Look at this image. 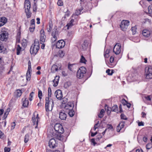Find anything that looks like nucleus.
<instances>
[{
    "label": "nucleus",
    "mask_w": 152,
    "mask_h": 152,
    "mask_svg": "<svg viewBox=\"0 0 152 152\" xmlns=\"http://www.w3.org/2000/svg\"><path fill=\"white\" fill-rule=\"evenodd\" d=\"M22 94V92L20 90L18 89L16 90L15 93V96L16 97H19Z\"/></svg>",
    "instance_id": "obj_19"
},
{
    "label": "nucleus",
    "mask_w": 152,
    "mask_h": 152,
    "mask_svg": "<svg viewBox=\"0 0 152 152\" xmlns=\"http://www.w3.org/2000/svg\"><path fill=\"white\" fill-rule=\"evenodd\" d=\"M58 54L59 56L61 58H62L64 56V52L62 51H59Z\"/></svg>",
    "instance_id": "obj_50"
},
{
    "label": "nucleus",
    "mask_w": 152,
    "mask_h": 152,
    "mask_svg": "<svg viewBox=\"0 0 152 152\" xmlns=\"http://www.w3.org/2000/svg\"><path fill=\"white\" fill-rule=\"evenodd\" d=\"M29 134H26L24 138V142L25 143H27L29 140Z\"/></svg>",
    "instance_id": "obj_34"
},
{
    "label": "nucleus",
    "mask_w": 152,
    "mask_h": 152,
    "mask_svg": "<svg viewBox=\"0 0 152 152\" xmlns=\"http://www.w3.org/2000/svg\"><path fill=\"white\" fill-rule=\"evenodd\" d=\"M63 2L62 0H58L57 4L59 6H62L63 5Z\"/></svg>",
    "instance_id": "obj_49"
},
{
    "label": "nucleus",
    "mask_w": 152,
    "mask_h": 152,
    "mask_svg": "<svg viewBox=\"0 0 152 152\" xmlns=\"http://www.w3.org/2000/svg\"><path fill=\"white\" fill-rule=\"evenodd\" d=\"M4 137V134L0 130V138L1 139H3Z\"/></svg>",
    "instance_id": "obj_62"
},
{
    "label": "nucleus",
    "mask_w": 152,
    "mask_h": 152,
    "mask_svg": "<svg viewBox=\"0 0 152 152\" xmlns=\"http://www.w3.org/2000/svg\"><path fill=\"white\" fill-rule=\"evenodd\" d=\"M51 34L53 37L51 38V41L52 42H54L56 40L57 37L58 36V32L56 29L53 31Z\"/></svg>",
    "instance_id": "obj_5"
},
{
    "label": "nucleus",
    "mask_w": 152,
    "mask_h": 152,
    "mask_svg": "<svg viewBox=\"0 0 152 152\" xmlns=\"http://www.w3.org/2000/svg\"><path fill=\"white\" fill-rule=\"evenodd\" d=\"M51 97H46L45 98V104H53V100L50 98Z\"/></svg>",
    "instance_id": "obj_17"
},
{
    "label": "nucleus",
    "mask_w": 152,
    "mask_h": 152,
    "mask_svg": "<svg viewBox=\"0 0 152 152\" xmlns=\"http://www.w3.org/2000/svg\"><path fill=\"white\" fill-rule=\"evenodd\" d=\"M74 20L72 19L66 25V26L67 27V29H69L71 28L73 25V22Z\"/></svg>",
    "instance_id": "obj_23"
},
{
    "label": "nucleus",
    "mask_w": 152,
    "mask_h": 152,
    "mask_svg": "<svg viewBox=\"0 0 152 152\" xmlns=\"http://www.w3.org/2000/svg\"><path fill=\"white\" fill-rule=\"evenodd\" d=\"M66 114L64 112L62 111L60 112L59 118L61 120H65L66 118Z\"/></svg>",
    "instance_id": "obj_16"
},
{
    "label": "nucleus",
    "mask_w": 152,
    "mask_h": 152,
    "mask_svg": "<svg viewBox=\"0 0 152 152\" xmlns=\"http://www.w3.org/2000/svg\"><path fill=\"white\" fill-rule=\"evenodd\" d=\"M88 43L87 41L86 40H85L83 43L82 45V47L84 50L86 49L88 46Z\"/></svg>",
    "instance_id": "obj_20"
},
{
    "label": "nucleus",
    "mask_w": 152,
    "mask_h": 152,
    "mask_svg": "<svg viewBox=\"0 0 152 152\" xmlns=\"http://www.w3.org/2000/svg\"><path fill=\"white\" fill-rule=\"evenodd\" d=\"M53 25L52 24L50 23L48 27H47V29L48 32L51 31L52 29Z\"/></svg>",
    "instance_id": "obj_41"
},
{
    "label": "nucleus",
    "mask_w": 152,
    "mask_h": 152,
    "mask_svg": "<svg viewBox=\"0 0 152 152\" xmlns=\"http://www.w3.org/2000/svg\"><path fill=\"white\" fill-rule=\"evenodd\" d=\"M67 102V99L66 98H64L63 99V101L62 102V104H66Z\"/></svg>",
    "instance_id": "obj_61"
},
{
    "label": "nucleus",
    "mask_w": 152,
    "mask_h": 152,
    "mask_svg": "<svg viewBox=\"0 0 152 152\" xmlns=\"http://www.w3.org/2000/svg\"><path fill=\"white\" fill-rule=\"evenodd\" d=\"M105 108L107 110V113H110V112L112 111V108L108 106V105H105Z\"/></svg>",
    "instance_id": "obj_27"
},
{
    "label": "nucleus",
    "mask_w": 152,
    "mask_h": 152,
    "mask_svg": "<svg viewBox=\"0 0 152 152\" xmlns=\"http://www.w3.org/2000/svg\"><path fill=\"white\" fill-rule=\"evenodd\" d=\"M65 42L63 40L58 41L56 45V47L58 48H62L65 45Z\"/></svg>",
    "instance_id": "obj_6"
},
{
    "label": "nucleus",
    "mask_w": 152,
    "mask_h": 152,
    "mask_svg": "<svg viewBox=\"0 0 152 152\" xmlns=\"http://www.w3.org/2000/svg\"><path fill=\"white\" fill-rule=\"evenodd\" d=\"M120 116L121 119L124 120H126L127 119V118L124 114H121L120 115Z\"/></svg>",
    "instance_id": "obj_47"
},
{
    "label": "nucleus",
    "mask_w": 152,
    "mask_h": 152,
    "mask_svg": "<svg viewBox=\"0 0 152 152\" xmlns=\"http://www.w3.org/2000/svg\"><path fill=\"white\" fill-rule=\"evenodd\" d=\"M21 48L20 45H18L16 48V50L17 51V54L19 55L20 54V52L21 50Z\"/></svg>",
    "instance_id": "obj_35"
},
{
    "label": "nucleus",
    "mask_w": 152,
    "mask_h": 152,
    "mask_svg": "<svg viewBox=\"0 0 152 152\" xmlns=\"http://www.w3.org/2000/svg\"><path fill=\"white\" fill-rule=\"evenodd\" d=\"M121 102L122 104H131L130 103H128L127 101H126L124 99H122L121 101Z\"/></svg>",
    "instance_id": "obj_42"
},
{
    "label": "nucleus",
    "mask_w": 152,
    "mask_h": 152,
    "mask_svg": "<svg viewBox=\"0 0 152 152\" xmlns=\"http://www.w3.org/2000/svg\"><path fill=\"white\" fill-rule=\"evenodd\" d=\"M55 140L54 138H51L49 140V145L51 148H54L56 146V144Z\"/></svg>",
    "instance_id": "obj_9"
},
{
    "label": "nucleus",
    "mask_w": 152,
    "mask_h": 152,
    "mask_svg": "<svg viewBox=\"0 0 152 152\" xmlns=\"http://www.w3.org/2000/svg\"><path fill=\"white\" fill-rule=\"evenodd\" d=\"M59 77H57V76H56L55 79L53 80V82L55 83L56 84H54L53 85L54 86H56L58 84V82Z\"/></svg>",
    "instance_id": "obj_30"
},
{
    "label": "nucleus",
    "mask_w": 152,
    "mask_h": 152,
    "mask_svg": "<svg viewBox=\"0 0 152 152\" xmlns=\"http://www.w3.org/2000/svg\"><path fill=\"white\" fill-rule=\"evenodd\" d=\"M10 149V148H5L4 149V152H9Z\"/></svg>",
    "instance_id": "obj_63"
},
{
    "label": "nucleus",
    "mask_w": 152,
    "mask_h": 152,
    "mask_svg": "<svg viewBox=\"0 0 152 152\" xmlns=\"http://www.w3.org/2000/svg\"><path fill=\"white\" fill-rule=\"evenodd\" d=\"M102 137L101 134H99L97 136L96 140H99L102 138Z\"/></svg>",
    "instance_id": "obj_56"
},
{
    "label": "nucleus",
    "mask_w": 152,
    "mask_h": 152,
    "mask_svg": "<svg viewBox=\"0 0 152 152\" xmlns=\"http://www.w3.org/2000/svg\"><path fill=\"white\" fill-rule=\"evenodd\" d=\"M46 39V36L43 30H41L40 31V43L42 44L45 42Z\"/></svg>",
    "instance_id": "obj_8"
},
{
    "label": "nucleus",
    "mask_w": 152,
    "mask_h": 152,
    "mask_svg": "<svg viewBox=\"0 0 152 152\" xmlns=\"http://www.w3.org/2000/svg\"><path fill=\"white\" fill-rule=\"evenodd\" d=\"M125 122L124 121L120 122L117 127V131L119 132L120 130L124 126Z\"/></svg>",
    "instance_id": "obj_12"
},
{
    "label": "nucleus",
    "mask_w": 152,
    "mask_h": 152,
    "mask_svg": "<svg viewBox=\"0 0 152 152\" xmlns=\"http://www.w3.org/2000/svg\"><path fill=\"white\" fill-rule=\"evenodd\" d=\"M53 105H45V110L47 112L51 111Z\"/></svg>",
    "instance_id": "obj_22"
},
{
    "label": "nucleus",
    "mask_w": 152,
    "mask_h": 152,
    "mask_svg": "<svg viewBox=\"0 0 152 152\" xmlns=\"http://www.w3.org/2000/svg\"><path fill=\"white\" fill-rule=\"evenodd\" d=\"M68 114L69 116L72 117L75 115L74 110L72 109H70V110L69 111Z\"/></svg>",
    "instance_id": "obj_29"
},
{
    "label": "nucleus",
    "mask_w": 152,
    "mask_h": 152,
    "mask_svg": "<svg viewBox=\"0 0 152 152\" xmlns=\"http://www.w3.org/2000/svg\"><path fill=\"white\" fill-rule=\"evenodd\" d=\"M35 27V26L30 25V27L29 28V29L30 32H33L34 30Z\"/></svg>",
    "instance_id": "obj_46"
},
{
    "label": "nucleus",
    "mask_w": 152,
    "mask_h": 152,
    "mask_svg": "<svg viewBox=\"0 0 152 152\" xmlns=\"http://www.w3.org/2000/svg\"><path fill=\"white\" fill-rule=\"evenodd\" d=\"M15 122H13L11 124V129H12V130L13 129L15 128Z\"/></svg>",
    "instance_id": "obj_59"
},
{
    "label": "nucleus",
    "mask_w": 152,
    "mask_h": 152,
    "mask_svg": "<svg viewBox=\"0 0 152 152\" xmlns=\"http://www.w3.org/2000/svg\"><path fill=\"white\" fill-rule=\"evenodd\" d=\"M31 7L30 2L29 0H26L24 3L25 10H29Z\"/></svg>",
    "instance_id": "obj_13"
},
{
    "label": "nucleus",
    "mask_w": 152,
    "mask_h": 152,
    "mask_svg": "<svg viewBox=\"0 0 152 152\" xmlns=\"http://www.w3.org/2000/svg\"><path fill=\"white\" fill-rule=\"evenodd\" d=\"M25 12L26 13L27 18H28L31 17V13L30 11V10H25Z\"/></svg>",
    "instance_id": "obj_28"
},
{
    "label": "nucleus",
    "mask_w": 152,
    "mask_h": 152,
    "mask_svg": "<svg viewBox=\"0 0 152 152\" xmlns=\"http://www.w3.org/2000/svg\"><path fill=\"white\" fill-rule=\"evenodd\" d=\"M29 102L28 100L26 99H25L24 101H23V104H28Z\"/></svg>",
    "instance_id": "obj_52"
},
{
    "label": "nucleus",
    "mask_w": 152,
    "mask_h": 152,
    "mask_svg": "<svg viewBox=\"0 0 152 152\" xmlns=\"http://www.w3.org/2000/svg\"><path fill=\"white\" fill-rule=\"evenodd\" d=\"M99 121H98L97 123L94 126V130H95L96 128H98V127L99 126Z\"/></svg>",
    "instance_id": "obj_60"
},
{
    "label": "nucleus",
    "mask_w": 152,
    "mask_h": 152,
    "mask_svg": "<svg viewBox=\"0 0 152 152\" xmlns=\"http://www.w3.org/2000/svg\"><path fill=\"white\" fill-rule=\"evenodd\" d=\"M74 105H64V108L66 110H70V109H72V107H73Z\"/></svg>",
    "instance_id": "obj_31"
},
{
    "label": "nucleus",
    "mask_w": 152,
    "mask_h": 152,
    "mask_svg": "<svg viewBox=\"0 0 152 152\" xmlns=\"http://www.w3.org/2000/svg\"><path fill=\"white\" fill-rule=\"evenodd\" d=\"M8 37V33L7 31H4L0 35V39L2 41H6Z\"/></svg>",
    "instance_id": "obj_7"
},
{
    "label": "nucleus",
    "mask_w": 152,
    "mask_h": 152,
    "mask_svg": "<svg viewBox=\"0 0 152 152\" xmlns=\"http://www.w3.org/2000/svg\"><path fill=\"white\" fill-rule=\"evenodd\" d=\"M56 133L51 132L50 135L57 139L61 140V136L60 134L63 133L64 130L62 125L59 123L56 124L54 127Z\"/></svg>",
    "instance_id": "obj_1"
},
{
    "label": "nucleus",
    "mask_w": 152,
    "mask_h": 152,
    "mask_svg": "<svg viewBox=\"0 0 152 152\" xmlns=\"http://www.w3.org/2000/svg\"><path fill=\"white\" fill-rule=\"evenodd\" d=\"M152 147V144L151 143L148 144L146 145V148L148 149H150Z\"/></svg>",
    "instance_id": "obj_51"
},
{
    "label": "nucleus",
    "mask_w": 152,
    "mask_h": 152,
    "mask_svg": "<svg viewBox=\"0 0 152 152\" xmlns=\"http://www.w3.org/2000/svg\"><path fill=\"white\" fill-rule=\"evenodd\" d=\"M136 26L133 27L131 29L132 32L133 34H135L136 32Z\"/></svg>",
    "instance_id": "obj_45"
},
{
    "label": "nucleus",
    "mask_w": 152,
    "mask_h": 152,
    "mask_svg": "<svg viewBox=\"0 0 152 152\" xmlns=\"http://www.w3.org/2000/svg\"><path fill=\"white\" fill-rule=\"evenodd\" d=\"M7 19L4 17L0 18V27L4 25L7 22Z\"/></svg>",
    "instance_id": "obj_15"
},
{
    "label": "nucleus",
    "mask_w": 152,
    "mask_h": 152,
    "mask_svg": "<svg viewBox=\"0 0 152 152\" xmlns=\"http://www.w3.org/2000/svg\"><path fill=\"white\" fill-rule=\"evenodd\" d=\"M36 113V112H35L34 113V114H33V116L32 117V121L33 122V125H34L35 124V122H36V119L35 116L34 115V114Z\"/></svg>",
    "instance_id": "obj_40"
},
{
    "label": "nucleus",
    "mask_w": 152,
    "mask_h": 152,
    "mask_svg": "<svg viewBox=\"0 0 152 152\" xmlns=\"http://www.w3.org/2000/svg\"><path fill=\"white\" fill-rule=\"evenodd\" d=\"M145 72L152 73V68L151 66H148L145 68Z\"/></svg>",
    "instance_id": "obj_24"
},
{
    "label": "nucleus",
    "mask_w": 152,
    "mask_h": 152,
    "mask_svg": "<svg viewBox=\"0 0 152 152\" xmlns=\"http://www.w3.org/2000/svg\"><path fill=\"white\" fill-rule=\"evenodd\" d=\"M38 96L39 99H41L42 97V91L40 90H39Z\"/></svg>",
    "instance_id": "obj_43"
},
{
    "label": "nucleus",
    "mask_w": 152,
    "mask_h": 152,
    "mask_svg": "<svg viewBox=\"0 0 152 152\" xmlns=\"http://www.w3.org/2000/svg\"><path fill=\"white\" fill-rule=\"evenodd\" d=\"M129 22L128 20H123L121 22L120 27L121 30L124 31H126L129 25Z\"/></svg>",
    "instance_id": "obj_3"
},
{
    "label": "nucleus",
    "mask_w": 152,
    "mask_h": 152,
    "mask_svg": "<svg viewBox=\"0 0 152 152\" xmlns=\"http://www.w3.org/2000/svg\"><path fill=\"white\" fill-rule=\"evenodd\" d=\"M121 51V46L119 43H117L114 46L113 52L116 55L119 54Z\"/></svg>",
    "instance_id": "obj_4"
},
{
    "label": "nucleus",
    "mask_w": 152,
    "mask_h": 152,
    "mask_svg": "<svg viewBox=\"0 0 152 152\" xmlns=\"http://www.w3.org/2000/svg\"><path fill=\"white\" fill-rule=\"evenodd\" d=\"M30 25L31 26H35V19H33L31 21V24Z\"/></svg>",
    "instance_id": "obj_58"
},
{
    "label": "nucleus",
    "mask_w": 152,
    "mask_h": 152,
    "mask_svg": "<svg viewBox=\"0 0 152 152\" xmlns=\"http://www.w3.org/2000/svg\"><path fill=\"white\" fill-rule=\"evenodd\" d=\"M143 98L144 99L150 104L151 102L152 95H145L143 96Z\"/></svg>",
    "instance_id": "obj_14"
},
{
    "label": "nucleus",
    "mask_w": 152,
    "mask_h": 152,
    "mask_svg": "<svg viewBox=\"0 0 152 152\" xmlns=\"http://www.w3.org/2000/svg\"><path fill=\"white\" fill-rule=\"evenodd\" d=\"M104 113V110L103 109H101L99 113V117L100 118H102Z\"/></svg>",
    "instance_id": "obj_32"
},
{
    "label": "nucleus",
    "mask_w": 152,
    "mask_h": 152,
    "mask_svg": "<svg viewBox=\"0 0 152 152\" xmlns=\"http://www.w3.org/2000/svg\"><path fill=\"white\" fill-rule=\"evenodd\" d=\"M27 41L25 39H23L21 42L22 45L23 47H26L27 45Z\"/></svg>",
    "instance_id": "obj_39"
},
{
    "label": "nucleus",
    "mask_w": 152,
    "mask_h": 152,
    "mask_svg": "<svg viewBox=\"0 0 152 152\" xmlns=\"http://www.w3.org/2000/svg\"><path fill=\"white\" fill-rule=\"evenodd\" d=\"M37 5L35 3H34L33 6V11L36 12L37 9Z\"/></svg>",
    "instance_id": "obj_44"
},
{
    "label": "nucleus",
    "mask_w": 152,
    "mask_h": 152,
    "mask_svg": "<svg viewBox=\"0 0 152 152\" xmlns=\"http://www.w3.org/2000/svg\"><path fill=\"white\" fill-rule=\"evenodd\" d=\"M77 71H80V72L85 75L86 73V69L85 67L82 66L80 67Z\"/></svg>",
    "instance_id": "obj_21"
},
{
    "label": "nucleus",
    "mask_w": 152,
    "mask_h": 152,
    "mask_svg": "<svg viewBox=\"0 0 152 152\" xmlns=\"http://www.w3.org/2000/svg\"><path fill=\"white\" fill-rule=\"evenodd\" d=\"M48 97H51V90L50 87H49L48 88Z\"/></svg>",
    "instance_id": "obj_48"
},
{
    "label": "nucleus",
    "mask_w": 152,
    "mask_h": 152,
    "mask_svg": "<svg viewBox=\"0 0 152 152\" xmlns=\"http://www.w3.org/2000/svg\"><path fill=\"white\" fill-rule=\"evenodd\" d=\"M39 48V41L37 39L34 40V42L31 46L30 52L31 54L35 55L37 52Z\"/></svg>",
    "instance_id": "obj_2"
},
{
    "label": "nucleus",
    "mask_w": 152,
    "mask_h": 152,
    "mask_svg": "<svg viewBox=\"0 0 152 152\" xmlns=\"http://www.w3.org/2000/svg\"><path fill=\"white\" fill-rule=\"evenodd\" d=\"M55 94L57 99H60L62 97V92L60 90L56 91Z\"/></svg>",
    "instance_id": "obj_11"
},
{
    "label": "nucleus",
    "mask_w": 152,
    "mask_h": 152,
    "mask_svg": "<svg viewBox=\"0 0 152 152\" xmlns=\"http://www.w3.org/2000/svg\"><path fill=\"white\" fill-rule=\"evenodd\" d=\"M32 71L31 66H28L27 72L28 73L31 72Z\"/></svg>",
    "instance_id": "obj_64"
},
{
    "label": "nucleus",
    "mask_w": 152,
    "mask_h": 152,
    "mask_svg": "<svg viewBox=\"0 0 152 152\" xmlns=\"http://www.w3.org/2000/svg\"><path fill=\"white\" fill-rule=\"evenodd\" d=\"M146 78L147 79H149L152 78V73H149L148 72L145 73Z\"/></svg>",
    "instance_id": "obj_33"
},
{
    "label": "nucleus",
    "mask_w": 152,
    "mask_h": 152,
    "mask_svg": "<svg viewBox=\"0 0 152 152\" xmlns=\"http://www.w3.org/2000/svg\"><path fill=\"white\" fill-rule=\"evenodd\" d=\"M10 108H8L5 110L3 116V118L4 119H5L7 117L8 115L9 114V112L10 111Z\"/></svg>",
    "instance_id": "obj_25"
},
{
    "label": "nucleus",
    "mask_w": 152,
    "mask_h": 152,
    "mask_svg": "<svg viewBox=\"0 0 152 152\" xmlns=\"http://www.w3.org/2000/svg\"><path fill=\"white\" fill-rule=\"evenodd\" d=\"M112 111L117 112L118 111V107L117 105H114L112 107Z\"/></svg>",
    "instance_id": "obj_37"
},
{
    "label": "nucleus",
    "mask_w": 152,
    "mask_h": 152,
    "mask_svg": "<svg viewBox=\"0 0 152 152\" xmlns=\"http://www.w3.org/2000/svg\"><path fill=\"white\" fill-rule=\"evenodd\" d=\"M31 75V72L28 73V72H27L26 77V80L27 81H29L30 80Z\"/></svg>",
    "instance_id": "obj_38"
},
{
    "label": "nucleus",
    "mask_w": 152,
    "mask_h": 152,
    "mask_svg": "<svg viewBox=\"0 0 152 152\" xmlns=\"http://www.w3.org/2000/svg\"><path fill=\"white\" fill-rule=\"evenodd\" d=\"M111 47L109 48H108L107 49V50L105 51L104 53L106 54H108L110 52V51L111 50Z\"/></svg>",
    "instance_id": "obj_55"
},
{
    "label": "nucleus",
    "mask_w": 152,
    "mask_h": 152,
    "mask_svg": "<svg viewBox=\"0 0 152 152\" xmlns=\"http://www.w3.org/2000/svg\"><path fill=\"white\" fill-rule=\"evenodd\" d=\"M86 61H87L85 57L83 55H82L80 59V62L82 63L86 64Z\"/></svg>",
    "instance_id": "obj_36"
},
{
    "label": "nucleus",
    "mask_w": 152,
    "mask_h": 152,
    "mask_svg": "<svg viewBox=\"0 0 152 152\" xmlns=\"http://www.w3.org/2000/svg\"><path fill=\"white\" fill-rule=\"evenodd\" d=\"M84 75H85L82 73L80 72V71H77V76L78 78L80 79L83 78Z\"/></svg>",
    "instance_id": "obj_26"
},
{
    "label": "nucleus",
    "mask_w": 152,
    "mask_h": 152,
    "mask_svg": "<svg viewBox=\"0 0 152 152\" xmlns=\"http://www.w3.org/2000/svg\"><path fill=\"white\" fill-rule=\"evenodd\" d=\"M110 70V69H108L106 71V72L107 73V74L110 75H112L113 72H112V71H111V72Z\"/></svg>",
    "instance_id": "obj_54"
},
{
    "label": "nucleus",
    "mask_w": 152,
    "mask_h": 152,
    "mask_svg": "<svg viewBox=\"0 0 152 152\" xmlns=\"http://www.w3.org/2000/svg\"><path fill=\"white\" fill-rule=\"evenodd\" d=\"M20 33H18V34H17V38H16V41H17V42H20Z\"/></svg>",
    "instance_id": "obj_57"
},
{
    "label": "nucleus",
    "mask_w": 152,
    "mask_h": 152,
    "mask_svg": "<svg viewBox=\"0 0 152 152\" xmlns=\"http://www.w3.org/2000/svg\"><path fill=\"white\" fill-rule=\"evenodd\" d=\"M142 34L144 36L148 37L150 35V32L146 29L144 30L142 32Z\"/></svg>",
    "instance_id": "obj_18"
},
{
    "label": "nucleus",
    "mask_w": 152,
    "mask_h": 152,
    "mask_svg": "<svg viewBox=\"0 0 152 152\" xmlns=\"http://www.w3.org/2000/svg\"><path fill=\"white\" fill-rule=\"evenodd\" d=\"M148 9L149 13L150 14H152V6H148Z\"/></svg>",
    "instance_id": "obj_53"
},
{
    "label": "nucleus",
    "mask_w": 152,
    "mask_h": 152,
    "mask_svg": "<svg viewBox=\"0 0 152 152\" xmlns=\"http://www.w3.org/2000/svg\"><path fill=\"white\" fill-rule=\"evenodd\" d=\"M58 67L55 64L53 65L51 68V70L52 73H55L56 72L58 71V70L61 69V66H60V67L58 69Z\"/></svg>",
    "instance_id": "obj_10"
}]
</instances>
